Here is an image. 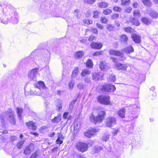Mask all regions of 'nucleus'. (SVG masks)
I'll return each mask as SVG.
<instances>
[{
  "label": "nucleus",
  "mask_w": 158,
  "mask_h": 158,
  "mask_svg": "<svg viewBox=\"0 0 158 158\" xmlns=\"http://www.w3.org/2000/svg\"><path fill=\"white\" fill-rule=\"evenodd\" d=\"M131 116L132 118H136L138 117V114L137 113H132L131 114Z\"/></svg>",
  "instance_id": "57"
},
{
  "label": "nucleus",
  "mask_w": 158,
  "mask_h": 158,
  "mask_svg": "<svg viewBox=\"0 0 158 158\" xmlns=\"http://www.w3.org/2000/svg\"><path fill=\"white\" fill-rule=\"evenodd\" d=\"M38 52V50H35L30 55L28 58H26L25 59V60H27L31 58H32L33 56H35V59L41 62V61H44L46 63H48L50 61V53L49 52L47 51V52L40 54L39 55H36V53Z\"/></svg>",
  "instance_id": "4"
},
{
  "label": "nucleus",
  "mask_w": 158,
  "mask_h": 158,
  "mask_svg": "<svg viewBox=\"0 0 158 158\" xmlns=\"http://www.w3.org/2000/svg\"><path fill=\"white\" fill-rule=\"evenodd\" d=\"M102 46V43L97 42H92L90 44L91 48L95 49H100Z\"/></svg>",
  "instance_id": "18"
},
{
  "label": "nucleus",
  "mask_w": 158,
  "mask_h": 158,
  "mask_svg": "<svg viewBox=\"0 0 158 158\" xmlns=\"http://www.w3.org/2000/svg\"><path fill=\"white\" fill-rule=\"evenodd\" d=\"M16 110L18 118L20 120H21L22 119V113L23 111V108L21 107H17Z\"/></svg>",
  "instance_id": "24"
},
{
  "label": "nucleus",
  "mask_w": 158,
  "mask_h": 158,
  "mask_svg": "<svg viewBox=\"0 0 158 158\" xmlns=\"http://www.w3.org/2000/svg\"><path fill=\"white\" fill-rule=\"evenodd\" d=\"M84 1L85 3L92 4L95 2L96 0H84Z\"/></svg>",
  "instance_id": "47"
},
{
  "label": "nucleus",
  "mask_w": 158,
  "mask_h": 158,
  "mask_svg": "<svg viewBox=\"0 0 158 158\" xmlns=\"http://www.w3.org/2000/svg\"><path fill=\"white\" fill-rule=\"evenodd\" d=\"M92 31L93 32L97 34L98 33V31L97 29L95 28H92Z\"/></svg>",
  "instance_id": "62"
},
{
  "label": "nucleus",
  "mask_w": 158,
  "mask_h": 158,
  "mask_svg": "<svg viewBox=\"0 0 158 158\" xmlns=\"http://www.w3.org/2000/svg\"><path fill=\"white\" fill-rule=\"evenodd\" d=\"M27 125L28 128L33 131H35L36 129V127L35 125V123L32 121L29 122L27 123Z\"/></svg>",
  "instance_id": "20"
},
{
  "label": "nucleus",
  "mask_w": 158,
  "mask_h": 158,
  "mask_svg": "<svg viewBox=\"0 0 158 158\" xmlns=\"http://www.w3.org/2000/svg\"><path fill=\"white\" fill-rule=\"evenodd\" d=\"M99 130L94 128H92L89 131L84 133L85 135L88 138H91L95 135V133L98 132Z\"/></svg>",
  "instance_id": "12"
},
{
  "label": "nucleus",
  "mask_w": 158,
  "mask_h": 158,
  "mask_svg": "<svg viewBox=\"0 0 158 158\" xmlns=\"http://www.w3.org/2000/svg\"><path fill=\"white\" fill-rule=\"evenodd\" d=\"M119 131L118 128H116L113 129L111 131L112 134L113 136H116L117 135L118 132Z\"/></svg>",
  "instance_id": "35"
},
{
  "label": "nucleus",
  "mask_w": 158,
  "mask_h": 158,
  "mask_svg": "<svg viewBox=\"0 0 158 158\" xmlns=\"http://www.w3.org/2000/svg\"><path fill=\"white\" fill-rule=\"evenodd\" d=\"M76 147L78 150L83 152L88 150V145L85 143L79 142L77 144Z\"/></svg>",
  "instance_id": "9"
},
{
  "label": "nucleus",
  "mask_w": 158,
  "mask_h": 158,
  "mask_svg": "<svg viewBox=\"0 0 158 158\" xmlns=\"http://www.w3.org/2000/svg\"><path fill=\"white\" fill-rule=\"evenodd\" d=\"M63 139V136L61 135H60L58 136V138L56 140V143L57 144H60L63 143L62 139Z\"/></svg>",
  "instance_id": "31"
},
{
  "label": "nucleus",
  "mask_w": 158,
  "mask_h": 158,
  "mask_svg": "<svg viewBox=\"0 0 158 158\" xmlns=\"http://www.w3.org/2000/svg\"><path fill=\"white\" fill-rule=\"evenodd\" d=\"M84 55V53L82 51H79L76 52L75 57L76 59H80Z\"/></svg>",
  "instance_id": "28"
},
{
  "label": "nucleus",
  "mask_w": 158,
  "mask_h": 158,
  "mask_svg": "<svg viewBox=\"0 0 158 158\" xmlns=\"http://www.w3.org/2000/svg\"><path fill=\"white\" fill-rule=\"evenodd\" d=\"M141 14L138 10H135L134 11L133 16L135 17H139L140 16Z\"/></svg>",
  "instance_id": "38"
},
{
  "label": "nucleus",
  "mask_w": 158,
  "mask_h": 158,
  "mask_svg": "<svg viewBox=\"0 0 158 158\" xmlns=\"http://www.w3.org/2000/svg\"><path fill=\"white\" fill-rule=\"evenodd\" d=\"M38 68H35L31 69L28 73V77L30 80L34 81L36 80V76L38 73Z\"/></svg>",
  "instance_id": "7"
},
{
  "label": "nucleus",
  "mask_w": 158,
  "mask_h": 158,
  "mask_svg": "<svg viewBox=\"0 0 158 158\" xmlns=\"http://www.w3.org/2000/svg\"><path fill=\"white\" fill-rule=\"evenodd\" d=\"M105 115V112L103 111H100L97 117H95L93 113H92L90 114L89 119L90 121L94 124L100 123L102 122Z\"/></svg>",
  "instance_id": "5"
},
{
  "label": "nucleus",
  "mask_w": 158,
  "mask_h": 158,
  "mask_svg": "<svg viewBox=\"0 0 158 158\" xmlns=\"http://www.w3.org/2000/svg\"><path fill=\"white\" fill-rule=\"evenodd\" d=\"M98 6L100 8H106L108 6L109 4L105 2H101L98 4Z\"/></svg>",
  "instance_id": "27"
},
{
  "label": "nucleus",
  "mask_w": 158,
  "mask_h": 158,
  "mask_svg": "<svg viewBox=\"0 0 158 158\" xmlns=\"http://www.w3.org/2000/svg\"><path fill=\"white\" fill-rule=\"evenodd\" d=\"M103 149V148L102 147L99 146L98 147H95L94 149V150L95 153L98 152L99 150H102Z\"/></svg>",
  "instance_id": "39"
},
{
  "label": "nucleus",
  "mask_w": 158,
  "mask_h": 158,
  "mask_svg": "<svg viewBox=\"0 0 158 158\" xmlns=\"http://www.w3.org/2000/svg\"><path fill=\"white\" fill-rule=\"evenodd\" d=\"M100 21L102 23L106 24L108 23V19L105 17H101Z\"/></svg>",
  "instance_id": "41"
},
{
  "label": "nucleus",
  "mask_w": 158,
  "mask_h": 158,
  "mask_svg": "<svg viewBox=\"0 0 158 158\" xmlns=\"http://www.w3.org/2000/svg\"><path fill=\"white\" fill-rule=\"evenodd\" d=\"M106 28L109 31H111L114 30V27L113 25L107 24L106 26Z\"/></svg>",
  "instance_id": "36"
},
{
  "label": "nucleus",
  "mask_w": 158,
  "mask_h": 158,
  "mask_svg": "<svg viewBox=\"0 0 158 158\" xmlns=\"http://www.w3.org/2000/svg\"><path fill=\"white\" fill-rule=\"evenodd\" d=\"M74 85V81L72 79L69 81L68 83V85L69 88L70 89H72L73 88Z\"/></svg>",
  "instance_id": "33"
},
{
  "label": "nucleus",
  "mask_w": 158,
  "mask_h": 158,
  "mask_svg": "<svg viewBox=\"0 0 158 158\" xmlns=\"http://www.w3.org/2000/svg\"><path fill=\"white\" fill-rule=\"evenodd\" d=\"M109 135H104L102 137V140L105 141L106 142L107 141L109 140Z\"/></svg>",
  "instance_id": "51"
},
{
  "label": "nucleus",
  "mask_w": 158,
  "mask_h": 158,
  "mask_svg": "<svg viewBox=\"0 0 158 158\" xmlns=\"http://www.w3.org/2000/svg\"><path fill=\"white\" fill-rule=\"evenodd\" d=\"M6 118L7 120L12 125H15L16 124L15 114L14 111L11 109L9 108L6 112L1 114L0 119L2 123L4 122Z\"/></svg>",
  "instance_id": "3"
},
{
  "label": "nucleus",
  "mask_w": 158,
  "mask_h": 158,
  "mask_svg": "<svg viewBox=\"0 0 158 158\" xmlns=\"http://www.w3.org/2000/svg\"><path fill=\"white\" fill-rule=\"evenodd\" d=\"M119 17V15L118 14L115 13L111 16V19H114L118 18Z\"/></svg>",
  "instance_id": "52"
},
{
  "label": "nucleus",
  "mask_w": 158,
  "mask_h": 158,
  "mask_svg": "<svg viewBox=\"0 0 158 158\" xmlns=\"http://www.w3.org/2000/svg\"><path fill=\"white\" fill-rule=\"evenodd\" d=\"M103 76V74L102 73H94L92 74V78L95 81L102 79Z\"/></svg>",
  "instance_id": "15"
},
{
  "label": "nucleus",
  "mask_w": 158,
  "mask_h": 158,
  "mask_svg": "<svg viewBox=\"0 0 158 158\" xmlns=\"http://www.w3.org/2000/svg\"><path fill=\"white\" fill-rule=\"evenodd\" d=\"M97 101L100 103L106 105L110 104V97L105 95L98 96L97 98Z\"/></svg>",
  "instance_id": "6"
},
{
  "label": "nucleus",
  "mask_w": 158,
  "mask_h": 158,
  "mask_svg": "<svg viewBox=\"0 0 158 158\" xmlns=\"http://www.w3.org/2000/svg\"><path fill=\"white\" fill-rule=\"evenodd\" d=\"M99 12L98 11H95L93 12L94 15L93 17L94 18H97L98 17L99 14Z\"/></svg>",
  "instance_id": "50"
},
{
  "label": "nucleus",
  "mask_w": 158,
  "mask_h": 158,
  "mask_svg": "<svg viewBox=\"0 0 158 158\" xmlns=\"http://www.w3.org/2000/svg\"><path fill=\"white\" fill-rule=\"evenodd\" d=\"M102 54V52H96L93 54V56H99Z\"/></svg>",
  "instance_id": "56"
},
{
  "label": "nucleus",
  "mask_w": 158,
  "mask_h": 158,
  "mask_svg": "<svg viewBox=\"0 0 158 158\" xmlns=\"http://www.w3.org/2000/svg\"><path fill=\"white\" fill-rule=\"evenodd\" d=\"M31 150L29 147H27L24 151V153L26 155H28L30 153Z\"/></svg>",
  "instance_id": "44"
},
{
  "label": "nucleus",
  "mask_w": 158,
  "mask_h": 158,
  "mask_svg": "<svg viewBox=\"0 0 158 158\" xmlns=\"http://www.w3.org/2000/svg\"><path fill=\"white\" fill-rule=\"evenodd\" d=\"M132 10V8L131 7H128L125 10V11L127 13H130Z\"/></svg>",
  "instance_id": "59"
},
{
  "label": "nucleus",
  "mask_w": 158,
  "mask_h": 158,
  "mask_svg": "<svg viewBox=\"0 0 158 158\" xmlns=\"http://www.w3.org/2000/svg\"><path fill=\"white\" fill-rule=\"evenodd\" d=\"M112 10L110 9H106V10H104L103 11V13L105 15H108L110 14Z\"/></svg>",
  "instance_id": "43"
},
{
  "label": "nucleus",
  "mask_w": 158,
  "mask_h": 158,
  "mask_svg": "<svg viewBox=\"0 0 158 158\" xmlns=\"http://www.w3.org/2000/svg\"><path fill=\"white\" fill-rule=\"evenodd\" d=\"M86 65L87 67L92 68L93 66V63L91 60L90 59L88 60L86 62Z\"/></svg>",
  "instance_id": "32"
},
{
  "label": "nucleus",
  "mask_w": 158,
  "mask_h": 158,
  "mask_svg": "<svg viewBox=\"0 0 158 158\" xmlns=\"http://www.w3.org/2000/svg\"><path fill=\"white\" fill-rule=\"evenodd\" d=\"M109 78L110 81H114L116 79L115 76L113 74L110 75L109 77Z\"/></svg>",
  "instance_id": "48"
},
{
  "label": "nucleus",
  "mask_w": 158,
  "mask_h": 158,
  "mask_svg": "<svg viewBox=\"0 0 158 158\" xmlns=\"http://www.w3.org/2000/svg\"><path fill=\"white\" fill-rule=\"evenodd\" d=\"M141 21L144 24L148 25L151 23V20L149 19L146 17H143L142 18Z\"/></svg>",
  "instance_id": "26"
},
{
  "label": "nucleus",
  "mask_w": 158,
  "mask_h": 158,
  "mask_svg": "<svg viewBox=\"0 0 158 158\" xmlns=\"http://www.w3.org/2000/svg\"><path fill=\"white\" fill-rule=\"evenodd\" d=\"M133 41L136 43L140 44L141 42V37L139 35L134 34L131 35Z\"/></svg>",
  "instance_id": "17"
},
{
  "label": "nucleus",
  "mask_w": 158,
  "mask_h": 158,
  "mask_svg": "<svg viewBox=\"0 0 158 158\" xmlns=\"http://www.w3.org/2000/svg\"><path fill=\"white\" fill-rule=\"evenodd\" d=\"M134 49L132 46H130L123 49L122 51L125 53L130 54L134 52Z\"/></svg>",
  "instance_id": "19"
},
{
  "label": "nucleus",
  "mask_w": 158,
  "mask_h": 158,
  "mask_svg": "<svg viewBox=\"0 0 158 158\" xmlns=\"http://www.w3.org/2000/svg\"><path fill=\"white\" fill-rule=\"evenodd\" d=\"M24 143V141H21L18 143L17 144V148L19 149H20L21 148L22 146Z\"/></svg>",
  "instance_id": "45"
},
{
  "label": "nucleus",
  "mask_w": 158,
  "mask_h": 158,
  "mask_svg": "<svg viewBox=\"0 0 158 158\" xmlns=\"http://www.w3.org/2000/svg\"><path fill=\"white\" fill-rule=\"evenodd\" d=\"M127 40L128 38L126 35H123L120 36V41L121 43H126Z\"/></svg>",
  "instance_id": "25"
},
{
  "label": "nucleus",
  "mask_w": 158,
  "mask_h": 158,
  "mask_svg": "<svg viewBox=\"0 0 158 158\" xmlns=\"http://www.w3.org/2000/svg\"><path fill=\"white\" fill-rule=\"evenodd\" d=\"M132 22L133 24L136 26H138L139 24V21L138 19H133L132 21Z\"/></svg>",
  "instance_id": "46"
},
{
  "label": "nucleus",
  "mask_w": 158,
  "mask_h": 158,
  "mask_svg": "<svg viewBox=\"0 0 158 158\" xmlns=\"http://www.w3.org/2000/svg\"><path fill=\"white\" fill-rule=\"evenodd\" d=\"M68 115V113L67 112H64L63 114V118L65 119H66Z\"/></svg>",
  "instance_id": "60"
},
{
  "label": "nucleus",
  "mask_w": 158,
  "mask_h": 158,
  "mask_svg": "<svg viewBox=\"0 0 158 158\" xmlns=\"http://www.w3.org/2000/svg\"><path fill=\"white\" fill-rule=\"evenodd\" d=\"M102 89L105 91L111 92H114L116 90V88L114 85L107 84L103 85Z\"/></svg>",
  "instance_id": "11"
},
{
  "label": "nucleus",
  "mask_w": 158,
  "mask_h": 158,
  "mask_svg": "<svg viewBox=\"0 0 158 158\" xmlns=\"http://www.w3.org/2000/svg\"><path fill=\"white\" fill-rule=\"evenodd\" d=\"M126 110L125 109L123 108L119 110L117 112V114L121 118H125Z\"/></svg>",
  "instance_id": "21"
},
{
  "label": "nucleus",
  "mask_w": 158,
  "mask_h": 158,
  "mask_svg": "<svg viewBox=\"0 0 158 158\" xmlns=\"http://www.w3.org/2000/svg\"><path fill=\"white\" fill-rule=\"evenodd\" d=\"M115 65L118 70L125 71L127 70L128 64L116 63L115 64Z\"/></svg>",
  "instance_id": "14"
},
{
  "label": "nucleus",
  "mask_w": 158,
  "mask_h": 158,
  "mask_svg": "<svg viewBox=\"0 0 158 158\" xmlns=\"http://www.w3.org/2000/svg\"><path fill=\"white\" fill-rule=\"evenodd\" d=\"M79 68L77 67H75L74 69L72 72V79H73L75 78L77 76L79 72Z\"/></svg>",
  "instance_id": "22"
},
{
  "label": "nucleus",
  "mask_w": 158,
  "mask_h": 158,
  "mask_svg": "<svg viewBox=\"0 0 158 158\" xmlns=\"http://www.w3.org/2000/svg\"><path fill=\"white\" fill-rule=\"evenodd\" d=\"M83 22L84 23L88 25L92 24L93 22L91 20L85 19H84Z\"/></svg>",
  "instance_id": "40"
},
{
  "label": "nucleus",
  "mask_w": 158,
  "mask_h": 158,
  "mask_svg": "<svg viewBox=\"0 0 158 158\" xmlns=\"http://www.w3.org/2000/svg\"><path fill=\"white\" fill-rule=\"evenodd\" d=\"M0 19L2 23L6 24L10 22L17 24L19 21L17 13L13 7L8 4H0Z\"/></svg>",
  "instance_id": "1"
},
{
  "label": "nucleus",
  "mask_w": 158,
  "mask_h": 158,
  "mask_svg": "<svg viewBox=\"0 0 158 158\" xmlns=\"http://www.w3.org/2000/svg\"><path fill=\"white\" fill-rule=\"evenodd\" d=\"M77 88L80 89H82L83 88L84 85L82 83H80L77 85Z\"/></svg>",
  "instance_id": "53"
},
{
  "label": "nucleus",
  "mask_w": 158,
  "mask_h": 158,
  "mask_svg": "<svg viewBox=\"0 0 158 158\" xmlns=\"http://www.w3.org/2000/svg\"><path fill=\"white\" fill-rule=\"evenodd\" d=\"M90 72L88 69H85L83 70L81 73V75L82 77H84L87 75L90 74Z\"/></svg>",
  "instance_id": "30"
},
{
  "label": "nucleus",
  "mask_w": 158,
  "mask_h": 158,
  "mask_svg": "<svg viewBox=\"0 0 158 158\" xmlns=\"http://www.w3.org/2000/svg\"><path fill=\"white\" fill-rule=\"evenodd\" d=\"M124 30L128 32H131L132 30L133 29L130 27H125L124 28Z\"/></svg>",
  "instance_id": "54"
},
{
  "label": "nucleus",
  "mask_w": 158,
  "mask_h": 158,
  "mask_svg": "<svg viewBox=\"0 0 158 158\" xmlns=\"http://www.w3.org/2000/svg\"><path fill=\"white\" fill-rule=\"evenodd\" d=\"M148 13L153 19H156L158 18V12L152 9H150L148 11Z\"/></svg>",
  "instance_id": "16"
},
{
  "label": "nucleus",
  "mask_w": 158,
  "mask_h": 158,
  "mask_svg": "<svg viewBox=\"0 0 158 158\" xmlns=\"http://www.w3.org/2000/svg\"><path fill=\"white\" fill-rule=\"evenodd\" d=\"M109 53L111 55L120 56L122 58L121 60H124L126 59L125 57L124 56L123 52H122L114 49H110Z\"/></svg>",
  "instance_id": "10"
},
{
  "label": "nucleus",
  "mask_w": 158,
  "mask_h": 158,
  "mask_svg": "<svg viewBox=\"0 0 158 158\" xmlns=\"http://www.w3.org/2000/svg\"><path fill=\"white\" fill-rule=\"evenodd\" d=\"M96 25L97 27L100 29L102 30L103 29V25L98 23H97Z\"/></svg>",
  "instance_id": "58"
},
{
  "label": "nucleus",
  "mask_w": 158,
  "mask_h": 158,
  "mask_svg": "<svg viewBox=\"0 0 158 158\" xmlns=\"http://www.w3.org/2000/svg\"><path fill=\"white\" fill-rule=\"evenodd\" d=\"M37 154L36 153H35L32 154L30 158H37Z\"/></svg>",
  "instance_id": "63"
},
{
  "label": "nucleus",
  "mask_w": 158,
  "mask_h": 158,
  "mask_svg": "<svg viewBox=\"0 0 158 158\" xmlns=\"http://www.w3.org/2000/svg\"><path fill=\"white\" fill-rule=\"evenodd\" d=\"M130 109H131L132 108H134V109H138V107H137V106L135 105H134L132 106H130Z\"/></svg>",
  "instance_id": "64"
},
{
  "label": "nucleus",
  "mask_w": 158,
  "mask_h": 158,
  "mask_svg": "<svg viewBox=\"0 0 158 158\" xmlns=\"http://www.w3.org/2000/svg\"><path fill=\"white\" fill-rule=\"evenodd\" d=\"M56 105L57 109L59 110H61L62 108V105L61 104V101L60 100L57 99L56 100Z\"/></svg>",
  "instance_id": "23"
},
{
  "label": "nucleus",
  "mask_w": 158,
  "mask_h": 158,
  "mask_svg": "<svg viewBox=\"0 0 158 158\" xmlns=\"http://www.w3.org/2000/svg\"><path fill=\"white\" fill-rule=\"evenodd\" d=\"M61 120V116L60 115L55 117L52 120V123H59Z\"/></svg>",
  "instance_id": "29"
},
{
  "label": "nucleus",
  "mask_w": 158,
  "mask_h": 158,
  "mask_svg": "<svg viewBox=\"0 0 158 158\" xmlns=\"http://www.w3.org/2000/svg\"><path fill=\"white\" fill-rule=\"evenodd\" d=\"M95 38V36L93 35H91L89 36L88 39V40L90 41H92Z\"/></svg>",
  "instance_id": "61"
},
{
  "label": "nucleus",
  "mask_w": 158,
  "mask_h": 158,
  "mask_svg": "<svg viewBox=\"0 0 158 158\" xmlns=\"http://www.w3.org/2000/svg\"><path fill=\"white\" fill-rule=\"evenodd\" d=\"M113 10L116 12H120L122 11V9L118 6L114 7Z\"/></svg>",
  "instance_id": "49"
},
{
  "label": "nucleus",
  "mask_w": 158,
  "mask_h": 158,
  "mask_svg": "<svg viewBox=\"0 0 158 158\" xmlns=\"http://www.w3.org/2000/svg\"><path fill=\"white\" fill-rule=\"evenodd\" d=\"M77 101V98H76L74 100L72 101L70 104L69 108L70 110L73 109L74 106V105Z\"/></svg>",
  "instance_id": "37"
},
{
  "label": "nucleus",
  "mask_w": 158,
  "mask_h": 158,
  "mask_svg": "<svg viewBox=\"0 0 158 158\" xmlns=\"http://www.w3.org/2000/svg\"><path fill=\"white\" fill-rule=\"evenodd\" d=\"M100 68L103 71H106L110 68V64L105 61H101L99 63Z\"/></svg>",
  "instance_id": "13"
},
{
  "label": "nucleus",
  "mask_w": 158,
  "mask_h": 158,
  "mask_svg": "<svg viewBox=\"0 0 158 158\" xmlns=\"http://www.w3.org/2000/svg\"><path fill=\"white\" fill-rule=\"evenodd\" d=\"M143 4L147 6H149L151 5V2L150 0H141Z\"/></svg>",
  "instance_id": "34"
},
{
  "label": "nucleus",
  "mask_w": 158,
  "mask_h": 158,
  "mask_svg": "<svg viewBox=\"0 0 158 158\" xmlns=\"http://www.w3.org/2000/svg\"><path fill=\"white\" fill-rule=\"evenodd\" d=\"M34 88L36 89V90L35 91L33 90H31V91L32 94L34 95H41L44 97L48 93V89L42 81H39L37 84H35Z\"/></svg>",
  "instance_id": "2"
},
{
  "label": "nucleus",
  "mask_w": 158,
  "mask_h": 158,
  "mask_svg": "<svg viewBox=\"0 0 158 158\" xmlns=\"http://www.w3.org/2000/svg\"><path fill=\"white\" fill-rule=\"evenodd\" d=\"M79 10L77 9L74 11V14L75 15H76L77 18L79 19L81 17V15L79 13Z\"/></svg>",
  "instance_id": "42"
},
{
  "label": "nucleus",
  "mask_w": 158,
  "mask_h": 158,
  "mask_svg": "<svg viewBox=\"0 0 158 158\" xmlns=\"http://www.w3.org/2000/svg\"><path fill=\"white\" fill-rule=\"evenodd\" d=\"M129 1L130 0H122L121 4L122 5H127L128 4Z\"/></svg>",
  "instance_id": "55"
},
{
  "label": "nucleus",
  "mask_w": 158,
  "mask_h": 158,
  "mask_svg": "<svg viewBox=\"0 0 158 158\" xmlns=\"http://www.w3.org/2000/svg\"><path fill=\"white\" fill-rule=\"evenodd\" d=\"M116 123V118L113 117H107L106 119V125L108 127H111L114 126Z\"/></svg>",
  "instance_id": "8"
}]
</instances>
